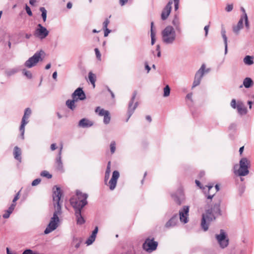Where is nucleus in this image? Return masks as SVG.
I'll return each mask as SVG.
<instances>
[{"instance_id": "nucleus-1", "label": "nucleus", "mask_w": 254, "mask_h": 254, "mask_svg": "<svg viewBox=\"0 0 254 254\" xmlns=\"http://www.w3.org/2000/svg\"><path fill=\"white\" fill-rule=\"evenodd\" d=\"M62 195V190L60 187L55 186L53 188V199L55 208L53 216L51 218L50 223L44 231L45 234H48L57 229L60 221L59 215L61 213V205L60 200Z\"/></svg>"}, {"instance_id": "nucleus-2", "label": "nucleus", "mask_w": 254, "mask_h": 254, "mask_svg": "<svg viewBox=\"0 0 254 254\" xmlns=\"http://www.w3.org/2000/svg\"><path fill=\"white\" fill-rule=\"evenodd\" d=\"M220 207V201L219 200L210 209L206 210L205 213L202 214L201 226L204 231L208 229L209 222L215 220L216 216L221 215Z\"/></svg>"}, {"instance_id": "nucleus-3", "label": "nucleus", "mask_w": 254, "mask_h": 254, "mask_svg": "<svg viewBox=\"0 0 254 254\" xmlns=\"http://www.w3.org/2000/svg\"><path fill=\"white\" fill-rule=\"evenodd\" d=\"M88 194L83 193L79 190H77L76 195L72 197L70 199V202L72 206L75 210H81L87 204Z\"/></svg>"}, {"instance_id": "nucleus-4", "label": "nucleus", "mask_w": 254, "mask_h": 254, "mask_svg": "<svg viewBox=\"0 0 254 254\" xmlns=\"http://www.w3.org/2000/svg\"><path fill=\"white\" fill-rule=\"evenodd\" d=\"M162 41L166 45H172L176 40L175 29L172 26H166L161 32Z\"/></svg>"}, {"instance_id": "nucleus-5", "label": "nucleus", "mask_w": 254, "mask_h": 254, "mask_svg": "<svg viewBox=\"0 0 254 254\" xmlns=\"http://www.w3.org/2000/svg\"><path fill=\"white\" fill-rule=\"evenodd\" d=\"M250 165V162L246 158H242L240 161L239 168L238 164L234 166V174L239 176H246L249 173L248 168Z\"/></svg>"}, {"instance_id": "nucleus-6", "label": "nucleus", "mask_w": 254, "mask_h": 254, "mask_svg": "<svg viewBox=\"0 0 254 254\" xmlns=\"http://www.w3.org/2000/svg\"><path fill=\"white\" fill-rule=\"evenodd\" d=\"M45 55L43 50L36 52L34 55L28 59L24 63V65L27 68H31L36 65L40 61H43L42 56Z\"/></svg>"}, {"instance_id": "nucleus-7", "label": "nucleus", "mask_w": 254, "mask_h": 254, "mask_svg": "<svg viewBox=\"0 0 254 254\" xmlns=\"http://www.w3.org/2000/svg\"><path fill=\"white\" fill-rule=\"evenodd\" d=\"M110 176V174H105L104 183L106 185L109 186L111 190H113L116 187L118 180L120 177V173L117 170L113 171L111 179L108 183Z\"/></svg>"}, {"instance_id": "nucleus-8", "label": "nucleus", "mask_w": 254, "mask_h": 254, "mask_svg": "<svg viewBox=\"0 0 254 254\" xmlns=\"http://www.w3.org/2000/svg\"><path fill=\"white\" fill-rule=\"evenodd\" d=\"M137 94V92L136 91H133L131 98L129 101L128 105V109H127V115L128 118L126 120V122H127L129 119L130 118L131 115L133 114L135 110L138 106V102L137 101H135V99Z\"/></svg>"}, {"instance_id": "nucleus-9", "label": "nucleus", "mask_w": 254, "mask_h": 254, "mask_svg": "<svg viewBox=\"0 0 254 254\" xmlns=\"http://www.w3.org/2000/svg\"><path fill=\"white\" fill-rule=\"evenodd\" d=\"M215 238L222 249H224L228 246L229 240L226 232L224 230L221 229L220 233L215 235Z\"/></svg>"}, {"instance_id": "nucleus-10", "label": "nucleus", "mask_w": 254, "mask_h": 254, "mask_svg": "<svg viewBox=\"0 0 254 254\" xmlns=\"http://www.w3.org/2000/svg\"><path fill=\"white\" fill-rule=\"evenodd\" d=\"M205 65L204 64H202L200 68L196 71L194 76L192 88H194L199 85L204 74V73L208 72L209 71V69H207L205 70Z\"/></svg>"}, {"instance_id": "nucleus-11", "label": "nucleus", "mask_w": 254, "mask_h": 254, "mask_svg": "<svg viewBox=\"0 0 254 254\" xmlns=\"http://www.w3.org/2000/svg\"><path fill=\"white\" fill-rule=\"evenodd\" d=\"M158 242L154 241V238L146 239L142 245L143 249L148 253H151L156 250L158 246Z\"/></svg>"}, {"instance_id": "nucleus-12", "label": "nucleus", "mask_w": 254, "mask_h": 254, "mask_svg": "<svg viewBox=\"0 0 254 254\" xmlns=\"http://www.w3.org/2000/svg\"><path fill=\"white\" fill-rule=\"evenodd\" d=\"M49 32L46 28L42 26V24H38L37 27L35 30L34 35L36 37L43 40L49 35Z\"/></svg>"}, {"instance_id": "nucleus-13", "label": "nucleus", "mask_w": 254, "mask_h": 254, "mask_svg": "<svg viewBox=\"0 0 254 254\" xmlns=\"http://www.w3.org/2000/svg\"><path fill=\"white\" fill-rule=\"evenodd\" d=\"M95 112L98 113L100 116H103V123L106 124H109L111 121V116L108 111L104 109H101L100 107H97L95 109Z\"/></svg>"}, {"instance_id": "nucleus-14", "label": "nucleus", "mask_w": 254, "mask_h": 254, "mask_svg": "<svg viewBox=\"0 0 254 254\" xmlns=\"http://www.w3.org/2000/svg\"><path fill=\"white\" fill-rule=\"evenodd\" d=\"M189 206L186 205L179 210L180 220L184 224H186L189 221Z\"/></svg>"}, {"instance_id": "nucleus-15", "label": "nucleus", "mask_w": 254, "mask_h": 254, "mask_svg": "<svg viewBox=\"0 0 254 254\" xmlns=\"http://www.w3.org/2000/svg\"><path fill=\"white\" fill-rule=\"evenodd\" d=\"M72 98L83 100L86 98V95L81 88H77L71 95Z\"/></svg>"}, {"instance_id": "nucleus-16", "label": "nucleus", "mask_w": 254, "mask_h": 254, "mask_svg": "<svg viewBox=\"0 0 254 254\" xmlns=\"http://www.w3.org/2000/svg\"><path fill=\"white\" fill-rule=\"evenodd\" d=\"M172 1H170L163 9L161 13V19L163 20H166L169 16L172 9Z\"/></svg>"}, {"instance_id": "nucleus-17", "label": "nucleus", "mask_w": 254, "mask_h": 254, "mask_svg": "<svg viewBox=\"0 0 254 254\" xmlns=\"http://www.w3.org/2000/svg\"><path fill=\"white\" fill-rule=\"evenodd\" d=\"M178 217L177 214L174 215L165 224V227L169 229L177 225Z\"/></svg>"}, {"instance_id": "nucleus-18", "label": "nucleus", "mask_w": 254, "mask_h": 254, "mask_svg": "<svg viewBox=\"0 0 254 254\" xmlns=\"http://www.w3.org/2000/svg\"><path fill=\"white\" fill-rule=\"evenodd\" d=\"M93 123L86 118H83L80 120L78 123V127L82 128H88L92 127Z\"/></svg>"}, {"instance_id": "nucleus-19", "label": "nucleus", "mask_w": 254, "mask_h": 254, "mask_svg": "<svg viewBox=\"0 0 254 254\" xmlns=\"http://www.w3.org/2000/svg\"><path fill=\"white\" fill-rule=\"evenodd\" d=\"M254 84L253 80L250 77H246L243 81V84L239 87L240 88L244 86L246 88H249L251 87Z\"/></svg>"}, {"instance_id": "nucleus-20", "label": "nucleus", "mask_w": 254, "mask_h": 254, "mask_svg": "<svg viewBox=\"0 0 254 254\" xmlns=\"http://www.w3.org/2000/svg\"><path fill=\"white\" fill-rule=\"evenodd\" d=\"M55 165L57 169L61 172H64V166L62 160V156H57L55 160Z\"/></svg>"}, {"instance_id": "nucleus-21", "label": "nucleus", "mask_w": 254, "mask_h": 254, "mask_svg": "<svg viewBox=\"0 0 254 254\" xmlns=\"http://www.w3.org/2000/svg\"><path fill=\"white\" fill-rule=\"evenodd\" d=\"M21 150L19 147L18 146H15L13 149V156L14 158L19 161V162H21Z\"/></svg>"}, {"instance_id": "nucleus-22", "label": "nucleus", "mask_w": 254, "mask_h": 254, "mask_svg": "<svg viewBox=\"0 0 254 254\" xmlns=\"http://www.w3.org/2000/svg\"><path fill=\"white\" fill-rule=\"evenodd\" d=\"M77 101V99H73L72 100H67L65 104L66 106L71 110L73 111L76 108L75 102Z\"/></svg>"}, {"instance_id": "nucleus-23", "label": "nucleus", "mask_w": 254, "mask_h": 254, "mask_svg": "<svg viewBox=\"0 0 254 254\" xmlns=\"http://www.w3.org/2000/svg\"><path fill=\"white\" fill-rule=\"evenodd\" d=\"M75 215L76 218L77 224L82 225L84 223L85 220L81 215V210H75Z\"/></svg>"}, {"instance_id": "nucleus-24", "label": "nucleus", "mask_w": 254, "mask_h": 254, "mask_svg": "<svg viewBox=\"0 0 254 254\" xmlns=\"http://www.w3.org/2000/svg\"><path fill=\"white\" fill-rule=\"evenodd\" d=\"M243 27V18L241 16L240 19L238 21V23L236 26H235L233 28V30L234 33L238 34L239 31Z\"/></svg>"}, {"instance_id": "nucleus-25", "label": "nucleus", "mask_w": 254, "mask_h": 254, "mask_svg": "<svg viewBox=\"0 0 254 254\" xmlns=\"http://www.w3.org/2000/svg\"><path fill=\"white\" fill-rule=\"evenodd\" d=\"M238 113L241 115L246 114L247 113V109L244 107L242 103L238 102L237 104L236 108Z\"/></svg>"}, {"instance_id": "nucleus-26", "label": "nucleus", "mask_w": 254, "mask_h": 254, "mask_svg": "<svg viewBox=\"0 0 254 254\" xmlns=\"http://www.w3.org/2000/svg\"><path fill=\"white\" fill-rule=\"evenodd\" d=\"M172 24L175 27V29L177 31L179 32L181 31L180 22L179 18L177 15L175 16L172 21Z\"/></svg>"}, {"instance_id": "nucleus-27", "label": "nucleus", "mask_w": 254, "mask_h": 254, "mask_svg": "<svg viewBox=\"0 0 254 254\" xmlns=\"http://www.w3.org/2000/svg\"><path fill=\"white\" fill-rule=\"evenodd\" d=\"M32 111L30 108H27L24 111V115L22 117V121L24 122H29L28 119L31 114Z\"/></svg>"}, {"instance_id": "nucleus-28", "label": "nucleus", "mask_w": 254, "mask_h": 254, "mask_svg": "<svg viewBox=\"0 0 254 254\" xmlns=\"http://www.w3.org/2000/svg\"><path fill=\"white\" fill-rule=\"evenodd\" d=\"M254 57L251 56H246L243 60L244 63L245 64L248 65H251L254 64Z\"/></svg>"}, {"instance_id": "nucleus-29", "label": "nucleus", "mask_w": 254, "mask_h": 254, "mask_svg": "<svg viewBox=\"0 0 254 254\" xmlns=\"http://www.w3.org/2000/svg\"><path fill=\"white\" fill-rule=\"evenodd\" d=\"M88 78L91 82V83L93 85V87L94 88L95 86V81H96V76L94 74H93L92 72H89L88 73Z\"/></svg>"}, {"instance_id": "nucleus-30", "label": "nucleus", "mask_w": 254, "mask_h": 254, "mask_svg": "<svg viewBox=\"0 0 254 254\" xmlns=\"http://www.w3.org/2000/svg\"><path fill=\"white\" fill-rule=\"evenodd\" d=\"M40 10L42 12L41 16L43 18V21L45 22L47 19V10L44 7H41Z\"/></svg>"}, {"instance_id": "nucleus-31", "label": "nucleus", "mask_w": 254, "mask_h": 254, "mask_svg": "<svg viewBox=\"0 0 254 254\" xmlns=\"http://www.w3.org/2000/svg\"><path fill=\"white\" fill-rule=\"evenodd\" d=\"M96 236L91 234L88 239L86 240V244L87 245H91L94 241L96 238Z\"/></svg>"}, {"instance_id": "nucleus-32", "label": "nucleus", "mask_w": 254, "mask_h": 254, "mask_svg": "<svg viewBox=\"0 0 254 254\" xmlns=\"http://www.w3.org/2000/svg\"><path fill=\"white\" fill-rule=\"evenodd\" d=\"M224 43L225 45V55H226L228 52V43H227V37L226 36V35H224L222 36Z\"/></svg>"}, {"instance_id": "nucleus-33", "label": "nucleus", "mask_w": 254, "mask_h": 254, "mask_svg": "<svg viewBox=\"0 0 254 254\" xmlns=\"http://www.w3.org/2000/svg\"><path fill=\"white\" fill-rule=\"evenodd\" d=\"M170 94V88L168 85H167L164 88V93H163V96L164 97H168L169 96Z\"/></svg>"}, {"instance_id": "nucleus-34", "label": "nucleus", "mask_w": 254, "mask_h": 254, "mask_svg": "<svg viewBox=\"0 0 254 254\" xmlns=\"http://www.w3.org/2000/svg\"><path fill=\"white\" fill-rule=\"evenodd\" d=\"M116 142L115 141H111L110 145V151L111 154H114L116 151Z\"/></svg>"}, {"instance_id": "nucleus-35", "label": "nucleus", "mask_w": 254, "mask_h": 254, "mask_svg": "<svg viewBox=\"0 0 254 254\" xmlns=\"http://www.w3.org/2000/svg\"><path fill=\"white\" fill-rule=\"evenodd\" d=\"M28 123V122H24L21 121V124L19 128V130L21 134H24L25 126Z\"/></svg>"}, {"instance_id": "nucleus-36", "label": "nucleus", "mask_w": 254, "mask_h": 254, "mask_svg": "<svg viewBox=\"0 0 254 254\" xmlns=\"http://www.w3.org/2000/svg\"><path fill=\"white\" fill-rule=\"evenodd\" d=\"M40 175L42 177H46L48 179H51L52 177V175H51L47 171H43L41 172Z\"/></svg>"}, {"instance_id": "nucleus-37", "label": "nucleus", "mask_w": 254, "mask_h": 254, "mask_svg": "<svg viewBox=\"0 0 254 254\" xmlns=\"http://www.w3.org/2000/svg\"><path fill=\"white\" fill-rule=\"evenodd\" d=\"M75 241H77V243H75V244H74V247L76 249H78L80 247L81 241L80 239L79 238L73 237V242H74Z\"/></svg>"}, {"instance_id": "nucleus-38", "label": "nucleus", "mask_w": 254, "mask_h": 254, "mask_svg": "<svg viewBox=\"0 0 254 254\" xmlns=\"http://www.w3.org/2000/svg\"><path fill=\"white\" fill-rule=\"evenodd\" d=\"M23 74L26 76L28 79H31L32 77V74L30 71H28L26 69L23 70Z\"/></svg>"}, {"instance_id": "nucleus-39", "label": "nucleus", "mask_w": 254, "mask_h": 254, "mask_svg": "<svg viewBox=\"0 0 254 254\" xmlns=\"http://www.w3.org/2000/svg\"><path fill=\"white\" fill-rule=\"evenodd\" d=\"M243 21H245V26L246 28L249 29L250 28V25L248 21V18L247 14H245L244 16H243Z\"/></svg>"}, {"instance_id": "nucleus-40", "label": "nucleus", "mask_w": 254, "mask_h": 254, "mask_svg": "<svg viewBox=\"0 0 254 254\" xmlns=\"http://www.w3.org/2000/svg\"><path fill=\"white\" fill-rule=\"evenodd\" d=\"M17 72V70L16 69L13 68V69H11L7 71L6 73H7V75L10 76V75H12L15 74Z\"/></svg>"}, {"instance_id": "nucleus-41", "label": "nucleus", "mask_w": 254, "mask_h": 254, "mask_svg": "<svg viewBox=\"0 0 254 254\" xmlns=\"http://www.w3.org/2000/svg\"><path fill=\"white\" fill-rule=\"evenodd\" d=\"M233 9V4H228L225 7V10L227 12L231 11Z\"/></svg>"}, {"instance_id": "nucleus-42", "label": "nucleus", "mask_w": 254, "mask_h": 254, "mask_svg": "<svg viewBox=\"0 0 254 254\" xmlns=\"http://www.w3.org/2000/svg\"><path fill=\"white\" fill-rule=\"evenodd\" d=\"M20 191L19 190L15 195L14 197L12 200V203H16V201L19 198Z\"/></svg>"}, {"instance_id": "nucleus-43", "label": "nucleus", "mask_w": 254, "mask_h": 254, "mask_svg": "<svg viewBox=\"0 0 254 254\" xmlns=\"http://www.w3.org/2000/svg\"><path fill=\"white\" fill-rule=\"evenodd\" d=\"M94 50H95L96 58H97L98 60H101V55L99 50L97 48H95Z\"/></svg>"}, {"instance_id": "nucleus-44", "label": "nucleus", "mask_w": 254, "mask_h": 254, "mask_svg": "<svg viewBox=\"0 0 254 254\" xmlns=\"http://www.w3.org/2000/svg\"><path fill=\"white\" fill-rule=\"evenodd\" d=\"M111 162L109 161L105 174H110L111 173Z\"/></svg>"}, {"instance_id": "nucleus-45", "label": "nucleus", "mask_w": 254, "mask_h": 254, "mask_svg": "<svg viewBox=\"0 0 254 254\" xmlns=\"http://www.w3.org/2000/svg\"><path fill=\"white\" fill-rule=\"evenodd\" d=\"M16 206V203H11L10 206L8 207L7 211L10 212V213H12Z\"/></svg>"}, {"instance_id": "nucleus-46", "label": "nucleus", "mask_w": 254, "mask_h": 254, "mask_svg": "<svg viewBox=\"0 0 254 254\" xmlns=\"http://www.w3.org/2000/svg\"><path fill=\"white\" fill-rule=\"evenodd\" d=\"M25 10L27 12V13L28 14V15L29 16H32V12L31 10V9L29 7V6L27 5V4H26L25 5Z\"/></svg>"}, {"instance_id": "nucleus-47", "label": "nucleus", "mask_w": 254, "mask_h": 254, "mask_svg": "<svg viewBox=\"0 0 254 254\" xmlns=\"http://www.w3.org/2000/svg\"><path fill=\"white\" fill-rule=\"evenodd\" d=\"M172 197L174 198V200L179 205L182 203V200L178 198V197L176 195H172Z\"/></svg>"}, {"instance_id": "nucleus-48", "label": "nucleus", "mask_w": 254, "mask_h": 254, "mask_svg": "<svg viewBox=\"0 0 254 254\" xmlns=\"http://www.w3.org/2000/svg\"><path fill=\"white\" fill-rule=\"evenodd\" d=\"M41 179L39 178L34 180L32 183V186H35L38 185L41 182Z\"/></svg>"}, {"instance_id": "nucleus-49", "label": "nucleus", "mask_w": 254, "mask_h": 254, "mask_svg": "<svg viewBox=\"0 0 254 254\" xmlns=\"http://www.w3.org/2000/svg\"><path fill=\"white\" fill-rule=\"evenodd\" d=\"M109 23L110 20L108 18L106 19L103 23V28H108L107 27Z\"/></svg>"}, {"instance_id": "nucleus-50", "label": "nucleus", "mask_w": 254, "mask_h": 254, "mask_svg": "<svg viewBox=\"0 0 254 254\" xmlns=\"http://www.w3.org/2000/svg\"><path fill=\"white\" fill-rule=\"evenodd\" d=\"M174 8L176 11L179 8V0H174Z\"/></svg>"}, {"instance_id": "nucleus-51", "label": "nucleus", "mask_w": 254, "mask_h": 254, "mask_svg": "<svg viewBox=\"0 0 254 254\" xmlns=\"http://www.w3.org/2000/svg\"><path fill=\"white\" fill-rule=\"evenodd\" d=\"M231 106L234 109H236L237 105H236V101L235 99H233L232 100V101L231 102Z\"/></svg>"}, {"instance_id": "nucleus-52", "label": "nucleus", "mask_w": 254, "mask_h": 254, "mask_svg": "<svg viewBox=\"0 0 254 254\" xmlns=\"http://www.w3.org/2000/svg\"><path fill=\"white\" fill-rule=\"evenodd\" d=\"M11 214V213H10V212L8 211L7 210L5 211V212L3 215V217L5 219H7L9 217L10 215Z\"/></svg>"}, {"instance_id": "nucleus-53", "label": "nucleus", "mask_w": 254, "mask_h": 254, "mask_svg": "<svg viewBox=\"0 0 254 254\" xmlns=\"http://www.w3.org/2000/svg\"><path fill=\"white\" fill-rule=\"evenodd\" d=\"M104 36L107 37L108 36L109 34L111 32V30H109L108 28H104Z\"/></svg>"}, {"instance_id": "nucleus-54", "label": "nucleus", "mask_w": 254, "mask_h": 254, "mask_svg": "<svg viewBox=\"0 0 254 254\" xmlns=\"http://www.w3.org/2000/svg\"><path fill=\"white\" fill-rule=\"evenodd\" d=\"M128 1V0H119V3L121 6H124Z\"/></svg>"}, {"instance_id": "nucleus-55", "label": "nucleus", "mask_w": 254, "mask_h": 254, "mask_svg": "<svg viewBox=\"0 0 254 254\" xmlns=\"http://www.w3.org/2000/svg\"><path fill=\"white\" fill-rule=\"evenodd\" d=\"M209 28V25H206L204 28V30L205 31V37H206L207 36Z\"/></svg>"}, {"instance_id": "nucleus-56", "label": "nucleus", "mask_w": 254, "mask_h": 254, "mask_svg": "<svg viewBox=\"0 0 254 254\" xmlns=\"http://www.w3.org/2000/svg\"><path fill=\"white\" fill-rule=\"evenodd\" d=\"M98 231V228L97 226L95 227L94 230L92 231V234L96 237V235Z\"/></svg>"}, {"instance_id": "nucleus-57", "label": "nucleus", "mask_w": 254, "mask_h": 254, "mask_svg": "<svg viewBox=\"0 0 254 254\" xmlns=\"http://www.w3.org/2000/svg\"><path fill=\"white\" fill-rule=\"evenodd\" d=\"M230 130H235L236 128V125L235 124H232L229 127Z\"/></svg>"}, {"instance_id": "nucleus-58", "label": "nucleus", "mask_w": 254, "mask_h": 254, "mask_svg": "<svg viewBox=\"0 0 254 254\" xmlns=\"http://www.w3.org/2000/svg\"><path fill=\"white\" fill-rule=\"evenodd\" d=\"M63 148V145L62 144H61L60 149H59V153L57 156H62Z\"/></svg>"}, {"instance_id": "nucleus-59", "label": "nucleus", "mask_w": 254, "mask_h": 254, "mask_svg": "<svg viewBox=\"0 0 254 254\" xmlns=\"http://www.w3.org/2000/svg\"><path fill=\"white\" fill-rule=\"evenodd\" d=\"M145 68L147 70V73H148L151 69L150 67L149 66V65L147 62L145 63Z\"/></svg>"}, {"instance_id": "nucleus-60", "label": "nucleus", "mask_w": 254, "mask_h": 254, "mask_svg": "<svg viewBox=\"0 0 254 254\" xmlns=\"http://www.w3.org/2000/svg\"><path fill=\"white\" fill-rule=\"evenodd\" d=\"M51 149L52 151H54L56 150L57 148L56 144V143H53L51 145Z\"/></svg>"}, {"instance_id": "nucleus-61", "label": "nucleus", "mask_w": 254, "mask_h": 254, "mask_svg": "<svg viewBox=\"0 0 254 254\" xmlns=\"http://www.w3.org/2000/svg\"><path fill=\"white\" fill-rule=\"evenodd\" d=\"M151 45H153L154 44L155 42V36H151Z\"/></svg>"}, {"instance_id": "nucleus-62", "label": "nucleus", "mask_w": 254, "mask_h": 254, "mask_svg": "<svg viewBox=\"0 0 254 254\" xmlns=\"http://www.w3.org/2000/svg\"><path fill=\"white\" fill-rule=\"evenodd\" d=\"M195 182V184H196L197 186H198L200 189L202 188V186L201 185V183H200V182L199 181L196 180Z\"/></svg>"}, {"instance_id": "nucleus-63", "label": "nucleus", "mask_w": 254, "mask_h": 254, "mask_svg": "<svg viewBox=\"0 0 254 254\" xmlns=\"http://www.w3.org/2000/svg\"><path fill=\"white\" fill-rule=\"evenodd\" d=\"M150 36H155V32L153 30V28H151V29H150Z\"/></svg>"}, {"instance_id": "nucleus-64", "label": "nucleus", "mask_w": 254, "mask_h": 254, "mask_svg": "<svg viewBox=\"0 0 254 254\" xmlns=\"http://www.w3.org/2000/svg\"><path fill=\"white\" fill-rule=\"evenodd\" d=\"M72 3L70 2H68L67 3L66 7H67V8L70 9L72 7Z\"/></svg>"}]
</instances>
